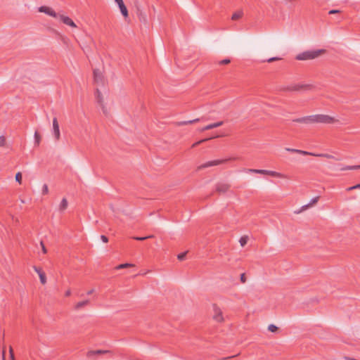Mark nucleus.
I'll use <instances>...</instances> for the list:
<instances>
[{
    "label": "nucleus",
    "mask_w": 360,
    "mask_h": 360,
    "mask_svg": "<svg viewBox=\"0 0 360 360\" xmlns=\"http://www.w3.org/2000/svg\"><path fill=\"white\" fill-rule=\"evenodd\" d=\"M278 328L274 325V324H270L269 326H268V330L272 333H275L278 330Z\"/></svg>",
    "instance_id": "cd10ccee"
},
{
    "label": "nucleus",
    "mask_w": 360,
    "mask_h": 360,
    "mask_svg": "<svg viewBox=\"0 0 360 360\" xmlns=\"http://www.w3.org/2000/svg\"><path fill=\"white\" fill-rule=\"evenodd\" d=\"M3 360H4V356H3Z\"/></svg>",
    "instance_id": "de8ad7c7"
},
{
    "label": "nucleus",
    "mask_w": 360,
    "mask_h": 360,
    "mask_svg": "<svg viewBox=\"0 0 360 360\" xmlns=\"http://www.w3.org/2000/svg\"><path fill=\"white\" fill-rule=\"evenodd\" d=\"M131 266H134V264H130V263H124V264H119L118 266H117L116 269H121L128 268V267H131Z\"/></svg>",
    "instance_id": "5701e85b"
},
{
    "label": "nucleus",
    "mask_w": 360,
    "mask_h": 360,
    "mask_svg": "<svg viewBox=\"0 0 360 360\" xmlns=\"http://www.w3.org/2000/svg\"><path fill=\"white\" fill-rule=\"evenodd\" d=\"M41 245H42V250H43L44 253H46V248L44 247V244L42 243V242L41 243Z\"/></svg>",
    "instance_id": "c03bdc74"
},
{
    "label": "nucleus",
    "mask_w": 360,
    "mask_h": 360,
    "mask_svg": "<svg viewBox=\"0 0 360 360\" xmlns=\"http://www.w3.org/2000/svg\"><path fill=\"white\" fill-rule=\"evenodd\" d=\"M107 353H110V351L109 350H102V349L91 350L87 352L86 356L90 359V358L94 357L96 355L104 354H107Z\"/></svg>",
    "instance_id": "9b49d317"
},
{
    "label": "nucleus",
    "mask_w": 360,
    "mask_h": 360,
    "mask_svg": "<svg viewBox=\"0 0 360 360\" xmlns=\"http://www.w3.org/2000/svg\"><path fill=\"white\" fill-rule=\"evenodd\" d=\"M89 303V300H84V301H82V302H79L76 305H75V309H81L82 307L87 305Z\"/></svg>",
    "instance_id": "aec40b11"
},
{
    "label": "nucleus",
    "mask_w": 360,
    "mask_h": 360,
    "mask_svg": "<svg viewBox=\"0 0 360 360\" xmlns=\"http://www.w3.org/2000/svg\"><path fill=\"white\" fill-rule=\"evenodd\" d=\"M281 59V58H278V57H272V58H270L267 59L266 61L268 62V63H272V62H274V61H276V60H279Z\"/></svg>",
    "instance_id": "c9c22d12"
},
{
    "label": "nucleus",
    "mask_w": 360,
    "mask_h": 360,
    "mask_svg": "<svg viewBox=\"0 0 360 360\" xmlns=\"http://www.w3.org/2000/svg\"><path fill=\"white\" fill-rule=\"evenodd\" d=\"M231 63V60L229 58H225L218 62L219 65H228Z\"/></svg>",
    "instance_id": "7c9ffc66"
},
{
    "label": "nucleus",
    "mask_w": 360,
    "mask_h": 360,
    "mask_svg": "<svg viewBox=\"0 0 360 360\" xmlns=\"http://www.w3.org/2000/svg\"><path fill=\"white\" fill-rule=\"evenodd\" d=\"M115 2L117 4L122 15L124 18H127L129 15L128 10L124 5L123 0H115Z\"/></svg>",
    "instance_id": "423d86ee"
},
{
    "label": "nucleus",
    "mask_w": 360,
    "mask_h": 360,
    "mask_svg": "<svg viewBox=\"0 0 360 360\" xmlns=\"http://www.w3.org/2000/svg\"><path fill=\"white\" fill-rule=\"evenodd\" d=\"M10 354H11V360H14V356H13L12 349H10Z\"/></svg>",
    "instance_id": "37998d69"
},
{
    "label": "nucleus",
    "mask_w": 360,
    "mask_h": 360,
    "mask_svg": "<svg viewBox=\"0 0 360 360\" xmlns=\"http://www.w3.org/2000/svg\"><path fill=\"white\" fill-rule=\"evenodd\" d=\"M199 120H200V119L197 118V119L192 120L181 122H179V125H186V124H193V123H195L196 122H198Z\"/></svg>",
    "instance_id": "b1692460"
},
{
    "label": "nucleus",
    "mask_w": 360,
    "mask_h": 360,
    "mask_svg": "<svg viewBox=\"0 0 360 360\" xmlns=\"http://www.w3.org/2000/svg\"><path fill=\"white\" fill-rule=\"evenodd\" d=\"M226 161V160H217L208 161L206 163H204V164L198 166L197 169L201 170V169H205L207 167L217 166V165H219L221 163H223Z\"/></svg>",
    "instance_id": "20e7f679"
},
{
    "label": "nucleus",
    "mask_w": 360,
    "mask_h": 360,
    "mask_svg": "<svg viewBox=\"0 0 360 360\" xmlns=\"http://www.w3.org/2000/svg\"><path fill=\"white\" fill-rule=\"evenodd\" d=\"M223 123L224 122L222 121H220V122H215L213 124H208L206 127H203L202 129V131L210 130V129H212L214 128L220 127L223 124Z\"/></svg>",
    "instance_id": "2eb2a0df"
},
{
    "label": "nucleus",
    "mask_w": 360,
    "mask_h": 360,
    "mask_svg": "<svg viewBox=\"0 0 360 360\" xmlns=\"http://www.w3.org/2000/svg\"><path fill=\"white\" fill-rule=\"evenodd\" d=\"M248 172L249 173H255V174H265L266 173V170L265 169H248Z\"/></svg>",
    "instance_id": "6ab92c4d"
},
{
    "label": "nucleus",
    "mask_w": 360,
    "mask_h": 360,
    "mask_svg": "<svg viewBox=\"0 0 360 360\" xmlns=\"http://www.w3.org/2000/svg\"><path fill=\"white\" fill-rule=\"evenodd\" d=\"M68 205L67 199L63 198L59 206L60 211H64L68 207Z\"/></svg>",
    "instance_id": "f3484780"
},
{
    "label": "nucleus",
    "mask_w": 360,
    "mask_h": 360,
    "mask_svg": "<svg viewBox=\"0 0 360 360\" xmlns=\"http://www.w3.org/2000/svg\"><path fill=\"white\" fill-rule=\"evenodd\" d=\"M33 268H34V271L38 274V275H39L40 272H43V271L41 270V268H39V267H37V266H33Z\"/></svg>",
    "instance_id": "ea45409f"
},
{
    "label": "nucleus",
    "mask_w": 360,
    "mask_h": 360,
    "mask_svg": "<svg viewBox=\"0 0 360 360\" xmlns=\"http://www.w3.org/2000/svg\"><path fill=\"white\" fill-rule=\"evenodd\" d=\"M360 169V165L347 166L340 169L342 171Z\"/></svg>",
    "instance_id": "4be33fe9"
},
{
    "label": "nucleus",
    "mask_w": 360,
    "mask_h": 360,
    "mask_svg": "<svg viewBox=\"0 0 360 360\" xmlns=\"http://www.w3.org/2000/svg\"><path fill=\"white\" fill-rule=\"evenodd\" d=\"M60 18V20L65 25H69L72 27H76V25L75 23L73 22V20L70 18L68 16H65L63 15H59L58 14V17Z\"/></svg>",
    "instance_id": "9d476101"
},
{
    "label": "nucleus",
    "mask_w": 360,
    "mask_h": 360,
    "mask_svg": "<svg viewBox=\"0 0 360 360\" xmlns=\"http://www.w3.org/2000/svg\"><path fill=\"white\" fill-rule=\"evenodd\" d=\"M292 121L307 124L315 123L330 124L335 122V118L327 115H313L296 118Z\"/></svg>",
    "instance_id": "f257e3e1"
},
{
    "label": "nucleus",
    "mask_w": 360,
    "mask_h": 360,
    "mask_svg": "<svg viewBox=\"0 0 360 360\" xmlns=\"http://www.w3.org/2000/svg\"><path fill=\"white\" fill-rule=\"evenodd\" d=\"M243 15V11H238L232 15L231 19L233 20H237L240 18Z\"/></svg>",
    "instance_id": "a211bd4d"
},
{
    "label": "nucleus",
    "mask_w": 360,
    "mask_h": 360,
    "mask_svg": "<svg viewBox=\"0 0 360 360\" xmlns=\"http://www.w3.org/2000/svg\"><path fill=\"white\" fill-rule=\"evenodd\" d=\"M340 13V10H335V9H333V10H330V11L328 12V13H329V14H337V13Z\"/></svg>",
    "instance_id": "a19ab883"
},
{
    "label": "nucleus",
    "mask_w": 360,
    "mask_h": 360,
    "mask_svg": "<svg viewBox=\"0 0 360 360\" xmlns=\"http://www.w3.org/2000/svg\"><path fill=\"white\" fill-rule=\"evenodd\" d=\"M6 143V139L4 136H0V146H4Z\"/></svg>",
    "instance_id": "e433bc0d"
},
{
    "label": "nucleus",
    "mask_w": 360,
    "mask_h": 360,
    "mask_svg": "<svg viewBox=\"0 0 360 360\" xmlns=\"http://www.w3.org/2000/svg\"><path fill=\"white\" fill-rule=\"evenodd\" d=\"M213 309L214 311V315L213 316L214 319L217 322L223 321L224 318L222 316V312L221 309L216 304L213 305Z\"/></svg>",
    "instance_id": "6e6552de"
},
{
    "label": "nucleus",
    "mask_w": 360,
    "mask_h": 360,
    "mask_svg": "<svg viewBox=\"0 0 360 360\" xmlns=\"http://www.w3.org/2000/svg\"><path fill=\"white\" fill-rule=\"evenodd\" d=\"M70 293H71V292H70V290H68V291H66V292H65V296H70Z\"/></svg>",
    "instance_id": "49530a36"
},
{
    "label": "nucleus",
    "mask_w": 360,
    "mask_h": 360,
    "mask_svg": "<svg viewBox=\"0 0 360 360\" xmlns=\"http://www.w3.org/2000/svg\"><path fill=\"white\" fill-rule=\"evenodd\" d=\"M153 235H150V236H145V237H135L134 239L136 240H144L146 239H148V238H153Z\"/></svg>",
    "instance_id": "473e14b6"
},
{
    "label": "nucleus",
    "mask_w": 360,
    "mask_h": 360,
    "mask_svg": "<svg viewBox=\"0 0 360 360\" xmlns=\"http://www.w3.org/2000/svg\"><path fill=\"white\" fill-rule=\"evenodd\" d=\"M101 239L103 243H107L108 241V238L107 236H105V235H101Z\"/></svg>",
    "instance_id": "58836bf2"
},
{
    "label": "nucleus",
    "mask_w": 360,
    "mask_h": 360,
    "mask_svg": "<svg viewBox=\"0 0 360 360\" xmlns=\"http://www.w3.org/2000/svg\"><path fill=\"white\" fill-rule=\"evenodd\" d=\"M48 193H49L48 186L46 184H44L43 188H42V194L46 195Z\"/></svg>",
    "instance_id": "f704fd0d"
},
{
    "label": "nucleus",
    "mask_w": 360,
    "mask_h": 360,
    "mask_svg": "<svg viewBox=\"0 0 360 360\" xmlns=\"http://www.w3.org/2000/svg\"><path fill=\"white\" fill-rule=\"evenodd\" d=\"M248 236H243L240 238V244L242 247H244L247 243H248Z\"/></svg>",
    "instance_id": "a878e982"
},
{
    "label": "nucleus",
    "mask_w": 360,
    "mask_h": 360,
    "mask_svg": "<svg viewBox=\"0 0 360 360\" xmlns=\"http://www.w3.org/2000/svg\"><path fill=\"white\" fill-rule=\"evenodd\" d=\"M22 173L20 172H18L15 175V180L18 181L20 184L22 183Z\"/></svg>",
    "instance_id": "c85d7f7f"
},
{
    "label": "nucleus",
    "mask_w": 360,
    "mask_h": 360,
    "mask_svg": "<svg viewBox=\"0 0 360 360\" xmlns=\"http://www.w3.org/2000/svg\"><path fill=\"white\" fill-rule=\"evenodd\" d=\"M265 174H268V175H270L271 176H275V177H278V176H280L281 174L276 172H274V171H269V170H266V173H265Z\"/></svg>",
    "instance_id": "bb28decb"
},
{
    "label": "nucleus",
    "mask_w": 360,
    "mask_h": 360,
    "mask_svg": "<svg viewBox=\"0 0 360 360\" xmlns=\"http://www.w3.org/2000/svg\"><path fill=\"white\" fill-rule=\"evenodd\" d=\"M94 77L96 83L102 82V74L98 69L94 70Z\"/></svg>",
    "instance_id": "4468645a"
},
{
    "label": "nucleus",
    "mask_w": 360,
    "mask_h": 360,
    "mask_svg": "<svg viewBox=\"0 0 360 360\" xmlns=\"http://www.w3.org/2000/svg\"><path fill=\"white\" fill-rule=\"evenodd\" d=\"M311 155L312 156H316V157H323V158H326L328 159H331V158H334V157L331 155H329V154H327V153H319V154H316V153H311Z\"/></svg>",
    "instance_id": "412c9836"
},
{
    "label": "nucleus",
    "mask_w": 360,
    "mask_h": 360,
    "mask_svg": "<svg viewBox=\"0 0 360 360\" xmlns=\"http://www.w3.org/2000/svg\"><path fill=\"white\" fill-rule=\"evenodd\" d=\"M240 281L243 283H245L246 282V277L244 273L240 275Z\"/></svg>",
    "instance_id": "4c0bfd02"
},
{
    "label": "nucleus",
    "mask_w": 360,
    "mask_h": 360,
    "mask_svg": "<svg viewBox=\"0 0 360 360\" xmlns=\"http://www.w3.org/2000/svg\"><path fill=\"white\" fill-rule=\"evenodd\" d=\"M325 51V49L307 51L297 55L295 58L298 60H311L319 57L321 53H324Z\"/></svg>",
    "instance_id": "f03ea898"
},
{
    "label": "nucleus",
    "mask_w": 360,
    "mask_h": 360,
    "mask_svg": "<svg viewBox=\"0 0 360 360\" xmlns=\"http://www.w3.org/2000/svg\"><path fill=\"white\" fill-rule=\"evenodd\" d=\"M96 96L97 102L102 106L103 113L106 114V110H105V107L103 105V98L101 96V94L98 89L96 91Z\"/></svg>",
    "instance_id": "ddd939ff"
},
{
    "label": "nucleus",
    "mask_w": 360,
    "mask_h": 360,
    "mask_svg": "<svg viewBox=\"0 0 360 360\" xmlns=\"http://www.w3.org/2000/svg\"><path fill=\"white\" fill-rule=\"evenodd\" d=\"M285 150L287 151H289V152H291V153H296L302 154V155H311V153H309V152H307V151H304V150H299V149H294V148H286Z\"/></svg>",
    "instance_id": "dca6fc26"
},
{
    "label": "nucleus",
    "mask_w": 360,
    "mask_h": 360,
    "mask_svg": "<svg viewBox=\"0 0 360 360\" xmlns=\"http://www.w3.org/2000/svg\"><path fill=\"white\" fill-rule=\"evenodd\" d=\"M207 140H208V139H204L199 141H197L192 145V148H195V147L198 146V145L201 144L202 143L207 141Z\"/></svg>",
    "instance_id": "2f4dec72"
},
{
    "label": "nucleus",
    "mask_w": 360,
    "mask_h": 360,
    "mask_svg": "<svg viewBox=\"0 0 360 360\" xmlns=\"http://www.w3.org/2000/svg\"><path fill=\"white\" fill-rule=\"evenodd\" d=\"M39 11L41 13H44L50 16L57 18L58 17V13H56L51 8L46 6H41L39 8Z\"/></svg>",
    "instance_id": "39448f33"
},
{
    "label": "nucleus",
    "mask_w": 360,
    "mask_h": 360,
    "mask_svg": "<svg viewBox=\"0 0 360 360\" xmlns=\"http://www.w3.org/2000/svg\"><path fill=\"white\" fill-rule=\"evenodd\" d=\"M39 276L41 283L42 284H45L46 283V276L45 273L44 271L40 272Z\"/></svg>",
    "instance_id": "393cba45"
},
{
    "label": "nucleus",
    "mask_w": 360,
    "mask_h": 360,
    "mask_svg": "<svg viewBox=\"0 0 360 360\" xmlns=\"http://www.w3.org/2000/svg\"><path fill=\"white\" fill-rule=\"evenodd\" d=\"M53 135L56 138V139L58 140L60 139V129H59V124L57 120L56 117H54L53 119Z\"/></svg>",
    "instance_id": "1a4fd4ad"
},
{
    "label": "nucleus",
    "mask_w": 360,
    "mask_h": 360,
    "mask_svg": "<svg viewBox=\"0 0 360 360\" xmlns=\"http://www.w3.org/2000/svg\"><path fill=\"white\" fill-rule=\"evenodd\" d=\"M231 186L225 183H218L216 184V191L219 193H224L229 191Z\"/></svg>",
    "instance_id": "0eeeda50"
},
{
    "label": "nucleus",
    "mask_w": 360,
    "mask_h": 360,
    "mask_svg": "<svg viewBox=\"0 0 360 360\" xmlns=\"http://www.w3.org/2000/svg\"><path fill=\"white\" fill-rule=\"evenodd\" d=\"M319 199V196H316V197H315V198H312V199L311 200V201L309 202V203H308V204H307V205H303V206L300 208V210L299 211L295 212H296V213H300L301 212H302V211H304V210H307V208H309V207H311L312 205H315V204L318 202Z\"/></svg>",
    "instance_id": "f8f14e48"
},
{
    "label": "nucleus",
    "mask_w": 360,
    "mask_h": 360,
    "mask_svg": "<svg viewBox=\"0 0 360 360\" xmlns=\"http://www.w3.org/2000/svg\"><path fill=\"white\" fill-rule=\"evenodd\" d=\"M94 292V290L91 289L89 291L87 292V295H91Z\"/></svg>",
    "instance_id": "a18cd8bd"
},
{
    "label": "nucleus",
    "mask_w": 360,
    "mask_h": 360,
    "mask_svg": "<svg viewBox=\"0 0 360 360\" xmlns=\"http://www.w3.org/2000/svg\"><path fill=\"white\" fill-rule=\"evenodd\" d=\"M313 86L311 84H295L292 86H288L283 89L284 91H308L311 89Z\"/></svg>",
    "instance_id": "7ed1b4c3"
},
{
    "label": "nucleus",
    "mask_w": 360,
    "mask_h": 360,
    "mask_svg": "<svg viewBox=\"0 0 360 360\" xmlns=\"http://www.w3.org/2000/svg\"><path fill=\"white\" fill-rule=\"evenodd\" d=\"M356 188H360V184H358L354 186L349 187L348 188V190H353V189H356Z\"/></svg>",
    "instance_id": "79ce46f5"
},
{
    "label": "nucleus",
    "mask_w": 360,
    "mask_h": 360,
    "mask_svg": "<svg viewBox=\"0 0 360 360\" xmlns=\"http://www.w3.org/2000/svg\"><path fill=\"white\" fill-rule=\"evenodd\" d=\"M34 139H35V143L37 144H39V141H40V139H41V136L39 134L38 132H35L34 134Z\"/></svg>",
    "instance_id": "72a5a7b5"
},
{
    "label": "nucleus",
    "mask_w": 360,
    "mask_h": 360,
    "mask_svg": "<svg viewBox=\"0 0 360 360\" xmlns=\"http://www.w3.org/2000/svg\"><path fill=\"white\" fill-rule=\"evenodd\" d=\"M187 252H188V251H186L184 252H181L180 254H179L177 256L178 259L180 261L184 260L186 258Z\"/></svg>",
    "instance_id": "c756f323"
}]
</instances>
